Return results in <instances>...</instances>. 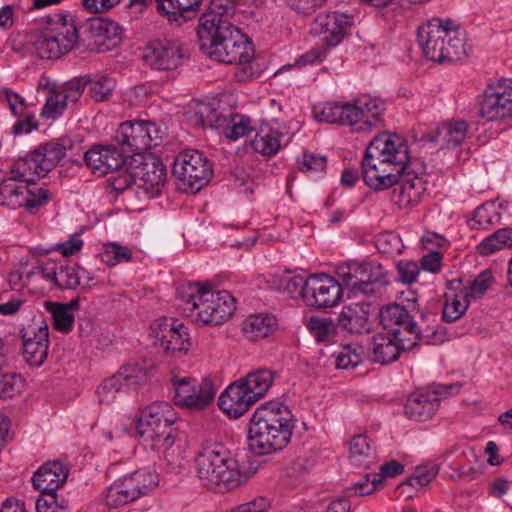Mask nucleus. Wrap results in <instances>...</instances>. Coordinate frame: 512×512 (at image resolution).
Returning <instances> with one entry per match:
<instances>
[{
    "label": "nucleus",
    "instance_id": "obj_55",
    "mask_svg": "<svg viewBox=\"0 0 512 512\" xmlns=\"http://www.w3.org/2000/svg\"><path fill=\"white\" fill-rule=\"evenodd\" d=\"M367 272L369 281L367 282V286H363L362 294H373L376 290L388 284V279L381 265L369 262Z\"/></svg>",
    "mask_w": 512,
    "mask_h": 512
},
{
    "label": "nucleus",
    "instance_id": "obj_26",
    "mask_svg": "<svg viewBox=\"0 0 512 512\" xmlns=\"http://www.w3.org/2000/svg\"><path fill=\"white\" fill-rule=\"evenodd\" d=\"M313 114L317 121L353 125L361 121L360 107L353 103L340 104L328 102L313 107Z\"/></svg>",
    "mask_w": 512,
    "mask_h": 512
},
{
    "label": "nucleus",
    "instance_id": "obj_57",
    "mask_svg": "<svg viewBox=\"0 0 512 512\" xmlns=\"http://www.w3.org/2000/svg\"><path fill=\"white\" fill-rule=\"evenodd\" d=\"M133 185L137 187V177L135 176V169L132 163L126 170L111 179V186L118 193L124 192Z\"/></svg>",
    "mask_w": 512,
    "mask_h": 512
},
{
    "label": "nucleus",
    "instance_id": "obj_1",
    "mask_svg": "<svg viewBox=\"0 0 512 512\" xmlns=\"http://www.w3.org/2000/svg\"><path fill=\"white\" fill-rule=\"evenodd\" d=\"M57 17L54 24L36 33L31 41L41 59H59L80 41L89 49L104 53L118 44L122 34V28L106 18L94 17L78 27L68 16L59 14Z\"/></svg>",
    "mask_w": 512,
    "mask_h": 512
},
{
    "label": "nucleus",
    "instance_id": "obj_64",
    "mask_svg": "<svg viewBox=\"0 0 512 512\" xmlns=\"http://www.w3.org/2000/svg\"><path fill=\"white\" fill-rule=\"evenodd\" d=\"M326 157L315 155L313 153H304L302 160L299 162L301 171H324L326 168Z\"/></svg>",
    "mask_w": 512,
    "mask_h": 512
},
{
    "label": "nucleus",
    "instance_id": "obj_21",
    "mask_svg": "<svg viewBox=\"0 0 512 512\" xmlns=\"http://www.w3.org/2000/svg\"><path fill=\"white\" fill-rule=\"evenodd\" d=\"M352 26V18L339 12L319 14L312 26V30L321 36L327 47H335L348 35Z\"/></svg>",
    "mask_w": 512,
    "mask_h": 512
},
{
    "label": "nucleus",
    "instance_id": "obj_33",
    "mask_svg": "<svg viewBox=\"0 0 512 512\" xmlns=\"http://www.w3.org/2000/svg\"><path fill=\"white\" fill-rule=\"evenodd\" d=\"M468 124L465 121H454L445 123L436 129L435 135L428 134L422 137V141L435 142L440 146H458L465 139Z\"/></svg>",
    "mask_w": 512,
    "mask_h": 512
},
{
    "label": "nucleus",
    "instance_id": "obj_25",
    "mask_svg": "<svg viewBox=\"0 0 512 512\" xmlns=\"http://www.w3.org/2000/svg\"><path fill=\"white\" fill-rule=\"evenodd\" d=\"M257 402L240 381L230 384L219 396V407L231 418H239Z\"/></svg>",
    "mask_w": 512,
    "mask_h": 512
},
{
    "label": "nucleus",
    "instance_id": "obj_38",
    "mask_svg": "<svg viewBox=\"0 0 512 512\" xmlns=\"http://www.w3.org/2000/svg\"><path fill=\"white\" fill-rule=\"evenodd\" d=\"M512 247V228H501L484 238L477 245V252L488 256L503 248Z\"/></svg>",
    "mask_w": 512,
    "mask_h": 512
},
{
    "label": "nucleus",
    "instance_id": "obj_17",
    "mask_svg": "<svg viewBox=\"0 0 512 512\" xmlns=\"http://www.w3.org/2000/svg\"><path fill=\"white\" fill-rule=\"evenodd\" d=\"M409 166L395 184L398 188L393 191L392 199L399 208L415 206L426 190L425 181L421 177L425 172L423 164L418 160H411Z\"/></svg>",
    "mask_w": 512,
    "mask_h": 512
},
{
    "label": "nucleus",
    "instance_id": "obj_43",
    "mask_svg": "<svg viewBox=\"0 0 512 512\" xmlns=\"http://www.w3.org/2000/svg\"><path fill=\"white\" fill-rule=\"evenodd\" d=\"M337 327V322L330 317H311L308 322V329L319 342L328 341L334 337Z\"/></svg>",
    "mask_w": 512,
    "mask_h": 512
},
{
    "label": "nucleus",
    "instance_id": "obj_9",
    "mask_svg": "<svg viewBox=\"0 0 512 512\" xmlns=\"http://www.w3.org/2000/svg\"><path fill=\"white\" fill-rule=\"evenodd\" d=\"M172 173L177 180L179 190L185 193H197L209 183L213 169L202 152L187 149L175 157Z\"/></svg>",
    "mask_w": 512,
    "mask_h": 512
},
{
    "label": "nucleus",
    "instance_id": "obj_15",
    "mask_svg": "<svg viewBox=\"0 0 512 512\" xmlns=\"http://www.w3.org/2000/svg\"><path fill=\"white\" fill-rule=\"evenodd\" d=\"M459 384L437 385L434 390L416 391L412 393L405 404V414L415 421H426L436 412L442 397L457 394Z\"/></svg>",
    "mask_w": 512,
    "mask_h": 512
},
{
    "label": "nucleus",
    "instance_id": "obj_51",
    "mask_svg": "<svg viewBox=\"0 0 512 512\" xmlns=\"http://www.w3.org/2000/svg\"><path fill=\"white\" fill-rule=\"evenodd\" d=\"M376 248L381 254L394 257L402 253L404 245L401 238L391 232H385L377 236Z\"/></svg>",
    "mask_w": 512,
    "mask_h": 512
},
{
    "label": "nucleus",
    "instance_id": "obj_18",
    "mask_svg": "<svg viewBox=\"0 0 512 512\" xmlns=\"http://www.w3.org/2000/svg\"><path fill=\"white\" fill-rule=\"evenodd\" d=\"M147 381L145 370L139 365H126L113 376L105 379L98 387L97 394L100 402L110 403L117 393L126 389L136 390Z\"/></svg>",
    "mask_w": 512,
    "mask_h": 512
},
{
    "label": "nucleus",
    "instance_id": "obj_29",
    "mask_svg": "<svg viewBox=\"0 0 512 512\" xmlns=\"http://www.w3.org/2000/svg\"><path fill=\"white\" fill-rule=\"evenodd\" d=\"M369 308L370 304L366 302L354 303L343 307L337 317L338 327L350 334L369 333Z\"/></svg>",
    "mask_w": 512,
    "mask_h": 512
},
{
    "label": "nucleus",
    "instance_id": "obj_5",
    "mask_svg": "<svg viewBox=\"0 0 512 512\" xmlns=\"http://www.w3.org/2000/svg\"><path fill=\"white\" fill-rule=\"evenodd\" d=\"M195 462L197 477L201 484L215 493L232 491L248 480L247 473L222 443H203Z\"/></svg>",
    "mask_w": 512,
    "mask_h": 512
},
{
    "label": "nucleus",
    "instance_id": "obj_48",
    "mask_svg": "<svg viewBox=\"0 0 512 512\" xmlns=\"http://www.w3.org/2000/svg\"><path fill=\"white\" fill-rule=\"evenodd\" d=\"M45 305L52 314L54 328L64 333L71 331L74 323V315L70 311H67V306L52 302H46Z\"/></svg>",
    "mask_w": 512,
    "mask_h": 512
},
{
    "label": "nucleus",
    "instance_id": "obj_37",
    "mask_svg": "<svg viewBox=\"0 0 512 512\" xmlns=\"http://www.w3.org/2000/svg\"><path fill=\"white\" fill-rule=\"evenodd\" d=\"M256 401L265 396L274 381V373L269 369H258L239 380Z\"/></svg>",
    "mask_w": 512,
    "mask_h": 512
},
{
    "label": "nucleus",
    "instance_id": "obj_4",
    "mask_svg": "<svg viewBox=\"0 0 512 512\" xmlns=\"http://www.w3.org/2000/svg\"><path fill=\"white\" fill-rule=\"evenodd\" d=\"M176 420L167 402H154L142 412L136 425L137 434L144 442L150 443L153 450L162 453L169 472H176L183 466L180 446L175 445Z\"/></svg>",
    "mask_w": 512,
    "mask_h": 512
},
{
    "label": "nucleus",
    "instance_id": "obj_11",
    "mask_svg": "<svg viewBox=\"0 0 512 512\" xmlns=\"http://www.w3.org/2000/svg\"><path fill=\"white\" fill-rule=\"evenodd\" d=\"M235 310V300L225 290L213 291L206 286L197 304L185 308L189 317L205 325H218L228 320Z\"/></svg>",
    "mask_w": 512,
    "mask_h": 512
},
{
    "label": "nucleus",
    "instance_id": "obj_24",
    "mask_svg": "<svg viewBox=\"0 0 512 512\" xmlns=\"http://www.w3.org/2000/svg\"><path fill=\"white\" fill-rule=\"evenodd\" d=\"M115 140L125 152L135 153L143 160L142 153L150 149L149 132L145 121L124 122L117 129Z\"/></svg>",
    "mask_w": 512,
    "mask_h": 512
},
{
    "label": "nucleus",
    "instance_id": "obj_52",
    "mask_svg": "<svg viewBox=\"0 0 512 512\" xmlns=\"http://www.w3.org/2000/svg\"><path fill=\"white\" fill-rule=\"evenodd\" d=\"M132 257V251L117 243H108L104 245V251L101 253V259L109 266H115L121 262H127Z\"/></svg>",
    "mask_w": 512,
    "mask_h": 512
},
{
    "label": "nucleus",
    "instance_id": "obj_50",
    "mask_svg": "<svg viewBox=\"0 0 512 512\" xmlns=\"http://www.w3.org/2000/svg\"><path fill=\"white\" fill-rule=\"evenodd\" d=\"M224 128V134L231 140H237L240 137L247 135L251 130V120L247 116L234 114L228 118V123Z\"/></svg>",
    "mask_w": 512,
    "mask_h": 512
},
{
    "label": "nucleus",
    "instance_id": "obj_30",
    "mask_svg": "<svg viewBox=\"0 0 512 512\" xmlns=\"http://www.w3.org/2000/svg\"><path fill=\"white\" fill-rule=\"evenodd\" d=\"M43 278L53 282L59 289H76L80 285L82 275L81 268L76 264L56 266L54 263H47L37 267Z\"/></svg>",
    "mask_w": 512,
    "mask_h": 512
},
{
    "label": "nucleus",
    "instance_id": "obj_39",
    "mask_svg": "<svg viewBox=\"0 0 512 512\" xmlns=\"http://www.w3.org/2000/svg\"><path fill=\"white\" fill-rule=\"evenodd\" d=\"M34 160H38L37 157H34V151L30 152L27 156L19 158L13 164L10 174L19 178L20 181L25 182L27 184L36 183L34 176L44 177L40 173V166L38 162H34Z\"/></svg>",
    "mask_w": 512,
    "mask_h": 512
},
{
    "label": "nucleus",
    "instance_id": "obj_44",
    "mask_svg": "<svg viewBox=\"0 0 512 512\" xmlns=\"http://www.w3.org/2000/svg\"><path fill=\"white\" fill-rule=\"evenodd\" d=\"M6 364L0 367V371L7 365V347L5 346ZM24 387L22 377L16 373L0 374V399H8L19 394Z\"/></svg>",
    "mask_w": 512,
    "mask_h": 512
},
{
    "label": "nucleus",
    "instance_id": "obj_45",
    "mask_svg": "<svg viewBox=\"0 0 512 512\" xmlns=\"http://www.w3.org/2000/svg\"><path fill=\"white\" fill-rule=\"evenodd\" d=\"M437 472L435 466H419L411 477L397 486L396 490L400 493H406V489L409 487H424L436 477Z\"/></svg>",
    "mask_w": 512,
    "mask_h": 512
},
{
    "label": "nucleus",
    "instance_id": "obj_53",
    "mask_svg": "<svg viewBox=\"0 0 512 512\" xmlns=\"http://www.w3.org/2000/svg\"><path fill=\"white\" fill-rule=\"evenodd\" d=\"M353 105L360 107L362 112L361 121L366 118V122L370 125L372 124L370 119L379 121L384 110V103L375 98H357Z\"/></svg>",
    "mask_w": 512,
    "mask_h": 512
},
{
    "label": "nucleus",
    "instance_id": "obj_58",
    "mask_svg": "<svg viewBox=\"0 0 512 512\" xmlns=\"http://www.w3.org/2000/svg\"><path fill=\"white\" fill-rule=\"evenodd\" d=\"M43 494L36 501L37 512H66V506L58 503L55 492L41 491Z\"/></svg>",
    "mask_w": 512,
    "mask_h": 512
},
{
    "label": "nucleus",
    "instance_id": "obj_54",
    "mask_svg": "<svg viewBox=\"0 0 512 512\" xmlns=\"http://www.w3.org/2000/svg\"><path fill=\"white\" fill-rule=\"evenodd\" d=\"M494 219L498 220L499 215L495 212L494 204L487 202L474 211L469 225L472 229H484L493 224Z\"/></svg>",
    "mask_w": 512,
    "mask_h": 512
},
{
    "label": "nucleus",
    "instance_id": "obj_40",
    "mask_svg": "<svg viewBox=\"0 0 512 512\" xmlns=\"http://www.w3.org/2000/svg\"><path fill=\"white\" fill-rule=\"evenodd\" d=\"M350 457L358 464L369 467L375 459L373 442L365 435H356L350 443Z\"/></svg>",
    "mask_w": 512,
    "mask_h": 512
},
{
    "label": "nucleus",
    "instance_id": "obj_28",
    "mask_svg": "<svg viewBox=\"0 0 512 512\" xmlns=\"http://www.w3.org/2000/svg\"><path fill=\"white\" fill-rule=\"evenodd\" d=\"M69 475L66 463L54 460L41 466L33 476V484L37 490L55 492L62 486Z\"/></svg>",
    "mask_w": 512,
    "mask_h": 512
},
{
    "label": "nucleus",
    "instance_id": "obj_62",
    "mask_svg": "<svg viewBox=\"0 0 512 512\" xmlns=\"http://www.w3.org/2000/svg\"><path fill=\"white\" fill-rule=\"evenodd\" d=\"M281 283L283 285V288L285 291H287L289 294H299L305 301V295L307 294V283L308 278H304L301 275H294L291 277H285L281 280Z\"/></svg>",
    "mask_w": 512,
    "mask_h": 512
},
{
    "label": "nucleus",
    "instance_id": "obj_36",
    "mask_svg": "<svg viewBox=\"0 0 512 512\" xmlns=\"http://www.w3.org/2000/svg\"><path fill=\"white\" fill-rule=\"evenodd\" d=\"M400 350L404 349L393 337L379 334L374 337L371 359L383 365L388 364L398 359Z\"/></svg>",
    "mask_w": 512,
    "mask_h": 512
},
{
    "label": "nucleus",
    "instance_id": "obj_14",
    "mask_svg": "<svg viewBox=\"0 0 512 512\" xmlns=\"http://www.w3.org/2000/svg\"><path fill=\"white\" fill-rule=\"evenodd\" d=\"M189 58L188 50L173 40H154L143 53V60L155 70H174L183 65Z\"/></svg>",
    "mask_w": 512,
    "mask_h": 512
},
{
    "label": "nucleus",
    "instance_id": "obj_6",
    "mask_svg": "<svg viewBox=\"0 0 512 512\" xmlns=\"http://www.w3.org/2000/svg\"><path fill=\"white\" fill-rule=\"evenodd\" d=\"M200 50L208 58L224 63L243 65L236 72L239 81H247L254 76L249 64L254 57L251 40L237 26L197 31Z\"/></svg>",
    "mask_w": 512,
    "mask_h": 512
},
{
    "label": "nucleus",
    "instance_id": "obj_42",
    "mask_svg": "<svg viewBox=\"0 0 512 512\" xmlns=\"http://www.w3.org/2000/svg\"><path fill=\"white\" fill-rule=\"evenodd\" d=\"M278 132H264L257 133L254 139L251 141V146L255 152L261 153L262 155H274L280 149V140Z\"/></svg>",
    "mask_w": 512,
    "mask_h": 512
},
{
    "label": "nucleus",
    "instance_id": "obj_34",
    "mask_svg": "<svg viewBox=\"0 0 512 512\" xmlns=\"http://www.w3.org/2000/svg\"><path fill=\"white\" fill-rule=\"evenodd\" d=\"M192 120L195 125L203 128H222L228 123V117L224 116L215 102H198L195 105Z\"/></svg>",
    "mask_w": 512,
    "mask_h": 512
},
{
    "label": "nucleus",
    "instance_id": "obj_41",
    "mask_svg": "<svg viewBox=\"0 0 512 512\" xmlns=\"http://www.w3.org/2000/svg\"><path fill=\"white\" fill-rule=\"evenodd\" d=\"M192 346L191 338L189 337L188 328L183 323H178L175 327V334L173 338H168L162 346L165 353H182L187 354Z\"/></svg>",
    "mask_w": 512,
    "mask_h": 512
},
{
    "label": "nucleus",
    "instance_id": "obj_31",
    "mask_svg": "<svg viewBox=\"0 0 512 512\" xmlns=\"http://www.w3.org/2000/svg\"><path fill=\"white\" fill-rule=\"evenodd\" d=\"M73 147V142L69 138H62L57 141H50L38 146L34 150V157H37L40 166V173L46 175L57 166L59 161L66 155L67 149Z\"/></svg>",
    "mask_w": 512,
    "mask_h": 512
},
{
    "label": "nucleus",
    "instance_id": "obj_12",
    "mask_svg": "<svg viewBox=\"0 0 512 512\" xmlns=\"http://www.w3.org/2000/svg\"><path fill=\"white\" fill-rule=\"evenodd\" d=\"M51 197L47 188L37 183L27 184L12 174L0 183V204L12 209L24 206L30 213H34Z\"/></svg>",
    "mask_w": 512,
    "mask_h": 512
},
{
    "label": "nucleus",
    "instance_id": "obj_13",
    "mask_svg": "<svg viewBox=\"0 0 512 512\" xmlns=\"http://www.w3.org/2000/svg\"><path fill=\"white\" fill-rule=\"evenodd\" d=\"M171 383L174 387V402L177 406L202 410L215 398V386L208 378L198 381L191 376H173Z\"/></svg>",
    "mask_w": 512,
    "mask_h": 512
},
{
    "label": "nucleus",
    "instance_id": "obj_46",
    "mask_svg": "<svg viewBox=\"0 0 512 512\" xmlns=\"http://www.w3.org/2000/svg\"><path fill=\"white\" fill-rule=\"evenodd\" d=\"M363 355L362 346L358 344L344 345L336 354V367L339 369L354 368L362 362Z\"/></svg>",
    "mask_w": 512,
    "mask_h": 512
},
{
    "label": "nucleus",
    "instance_id": "obj_27",
    "mask_svg": "<svg viewBox=\"0 0 512 512\" xmlns=\"http://www.w3.org/2000/svg\"><path fill=\"white\" fill-rule=\"evenodd\" d=\"M238 0H211L208 10L201 16L197 31L235 26L231 19L235 16Z\"/></svg>",
    "mask_w": 512,
    "mask_h": 512
},
{
    "label": "nucleus",
    "instance_id": "obj_35",
    "mask_svg": "<svg viewBox=\"0 0 512 512\" xmlns=\"http://www.w3.org/2000/svg\"><path fill=\"white\" fill-rule=\"evenodd\" d=\"M276 318L268 314L249 316L243 322V332L249 340L256 341L268 337L276 329Z\"/></svg>",
    "mask_w": 512,
    "mask_h": 512
},
{
    "label": "nucleus",
    "instance_id": "obj_16",
    "mask_svg": "<svg viewBox=\"0 0 512 512\" xmlns=\"http://www.w3.org/2000/svg\"><path fill=\"white\" fill-rule=\"evenodd\" d=\"M479 114L488 121L512 116V80H500L485 89Z\"/></svg>",
    "mask_w": 512,
    "mask_h": 512
},
{
    "label": "nucleus",
    "instance_id": "obj_23",
    "mask_svg": "<svg viewBox=\"0 0 512 512\" xmlns=\"http://www.w3.org/2000/svg\"><path fill=\"white\" fill-rule=\"evenodd\" d=\"M137 188L142 189L149 198L158 196L167 178V170L158 157H149L134 166Z\"/></svg>",
    "mask_w": 512,
    "mask_h": 512
},
{
    "label": "nucleus",
    "instance_id": "obj_10",
    "mask_svg": "<svg viewBox=\"0 0 512 512\" xmlns=\"http://www.w3.org/2000/svg\"><path fill=\"white\" fill-rule=\"evenodd\" d=\"M158 483L159 476L155 471L137 470L110 485L105 495L106 505L111 508L127 505L148 494Z\"/></svg>",
    "mask_w": 512,
    "mask_h": 512
},
{
    "label": "nucleus",
    "instance_id": "obj_56",
    "mask_svg": "<svg viewBox=\"0 0 512 512\" xmlns=\"http://www.w3.org/2000/svg\"><path fill=\"white\" fill-rule=\"evenodd\" d=\"M205 287L206 286L201 283H189L187 285L180 286L177 289V295L180 301L178 306L182 307L185 311V308L192 306L193 303L197 304L198 295H201Z\"/></svg>",
    "mask_w": 512,
    "mask_h": 512
},
{
    "label": "nucleus",
    "instance_id": "obj_3",
    "mask_svg": "<svg viewBox=\"0 0 512 512\" xmlns=\"http://www.w3.org/2000/svg\"><path fill=\"white\" fill-rule=\"evenodd\" d=\"M294 426V416L287 406L278 402L262 404L250 420V450L257 455H268L284 449L291 440Z\"/></svg>",
    "mask_w": 512,
    "mask_h": 512
},
{
    "label": "nucleus",
    "instance_id": "obj_2",
    "mask_svg": "<svg viewBox=\"0 0 512 512\" xmlns=\"http://www.w3.org/2000/svg\"><path fill=\"white\" fill-rule=\"evenodd\" d=\"M407 143L397 135L380 134L372 139L361 161L364 182L375 191L387 190L398 183L409 169Z\"/></svg>",
    "mask_w": 512,
    "mask_h": 512
},
{
    "label": "nucleus",
    "instance_id": "obj_20",
    "mask_svg": "<svg viewBox=\"0 0 512 512\" xmlns=\"http://www.w3.org/2000/svg\"><path fill=\"white\" fill-rule=\"evenodd\" d=\"M23 340V356L25 361L34 367H40L48 357L49 331L48 324L41 319L39 322L21 329Z\"/></svg>",
    "mask_w": 512,
    "mask_h": 512
},
{
    "label": "nucleus",
    "instance_id": "obj_61",
    "mask_svg": "<svg viewBox=\"0 0 512 512\" xmlns=\"http://www.w3.org/2000/svg\"><path fill=\"white\" fill-rule=\"evenodd\" d=\"M369 263L352 262L353 281L351 284V291L354 294L363 293V286H367L369 281L368 276Z\"/></svg>",
    "mask_w": 512,
    "mask_h": 512
},
{
    "label": "nucleus",
    "instance_id": "obj_7",
    "mask_svg": "<svg viewBox=\"0 0 512 512\" xmlns=\"http://www.w3.org/2000/svg\"><path fill=\"white\" fill-rule=\"evenodd\" d=\"M418 41L424 56L433 62L459 61L467 55L460 25L452 19L432 18L419 27Z\"/></svg>",
    "mask_w": 512,
    "mask_h": 512
},
{
    "label": "nucleus",
    "instance_id": "obj_47",
    "mask_svg": "<svg viewBox=\"0 0 512 512\" xmlns=\"http://www.w3.org/2000/svg\"><path fill=\"white\" fill-rule=\"evenodd\" d=\"M177 324L178 321L174 319H168L165 317L156 319L150 326L149 334L154 340V344H159L162 347L169 337L173 338Z\"/></svg>",
    "mask_w": 512,
    "mask_h": 512
},
{
    "label": "nucleus",
    "instance_id": "obj_49",
    "mask_svg": "<svg viewBox=\"0 0 512 512\" xmlns=\"http://www.w3.org/2000/svg\"><path fill=\"white\" fill-rule=\"evenodd\" d=\"M85 82L89 86L91 98L97 102L108 100L114 88L113 80L105 76L88 77Z\"/></svg>",
    "mask_w": 512,
    "mask_h": 512
},
{
    "label": "nucleus",
    "instance_id": "obj_22",
    "mask_svg": "<svg viewBox=\"0 0 512 512\" xmlns=\"http://www.w3.org/2000/svg\"><path fill=\"white\" fill-rule=\"evenodd\" d=\"M125 152L108 145H95L84 153V161L94 174L105 176L117 171L125 164Z\"/></svg>",
    "mask_w": 512,
    "mask_h": 512
},
{
    "label": "nucleus",
    "instance_id": "obj_59",
    "mask_svg": "<svg viewBox=\"0 0 512 512\" xmlns=\"http://www.w3.org/2000/svg\"><path fill=\"white\" fill-rule=\"evenodd\" d=\"M66 107L67 104L61 93L56 91L47 98L42 110V115L46 118L55 119L66 109Z\"/></svg>",
    "mask_w": 512,
    "mask_h": 512
},
{
    "label": "nucleus",
    "instance_id": "obj_63",
    "mask_svg": "<svg viewBox=\"0 0 512 512\" xmlns=\"http://www.w3.org/2000/svg\"><path fill=\"white\" fill-rule=\"evenodd\" d=\"M491 272L486 270L482 272L470 285L465 293V298L477 299L481 297L488 289Z\"/></svg>",
    "mask_w": 512,
    "mask_h": 512
},
{
    "label": "nucleus",
    "instance_id": "obj_8",
    "mask_svg": "<svg viewBox=\"0 0 512 512\" xmlns=\"http://www.w3.org/2000/svg\"><path fill=\"white\" fill-rule=\"evenodd\" d=\"M428 316L421 312L416 300L407 305L389 304L379 312L381 325L404 350H411L419 343L430 342L431 329L424 326Z\"/></svg>",
    "mask_w": 512,
    "mask_h": 512
},
{
    "label": "nucleus",
    "instance_id": "obj_32",
    "mask_svg": "<svg viewBox=\"0 0 512 512\" xmlns=\"http://www.w3.org/2000/svg\"><path fill=\"white\" fill-rule=\"evenodd\" d=\"M201 2L202 0H156V7L160 14L180 25L197 15Z\"/></svg>",
    "mask_w": 512,
    "mask_h": 512
},
{
    "label": "nucleus",
    "instance_id": "obj_19",
    "mask_svg": "<svg viewBox=\"0 0 512 512\" xmlns=\"http://www.w3.org/2000/svg\"><path fill=\"white\" fill-rule=\"evenodd\" d=\"M306 289L305 303L308 306L329 308L337 305L342 299L341 285L325 273L310 275Z\"/></svg>",
    "mask_w": 512,
    "mask_h": 512
},
{
    "label": "nucleus",
    "instance_id": "obj_60",
    "mask_svg": "<svg viewBox=\"0 0 512 512\" xmlns=\"http://www.w3.org/2000/svg\"><path fill=\"white\" fill-rule=\"evenodd\" d=\"M468 308V300L464 297V300L461 301L457 298H454L451 302H447L444 305L442 318L445 322H454L461 318V316L465 313Z\"/></svg>",
    "mask_w": 512,
    "mask_h": 512
}]
</instances>
